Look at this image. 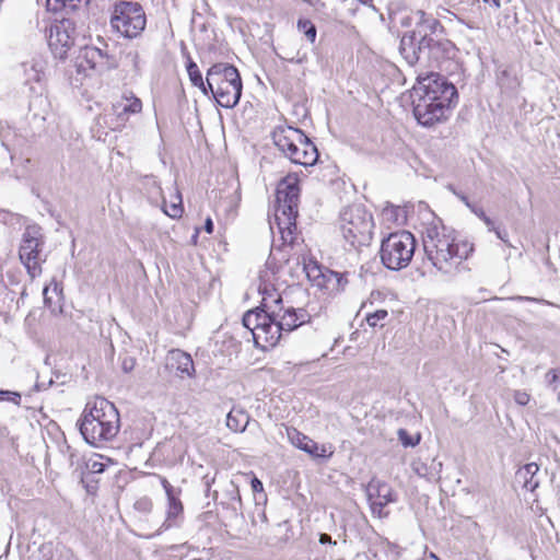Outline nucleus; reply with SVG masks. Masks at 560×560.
<instances>
[{"label":"nucleus","instance_id":"obj_17","mask_svg":"<svg viewBox=\"0 0 560 560\" xmlns=\"http://www.w3.org/2000/svg\"><path fill=\"white\" fill-rule=\"evenodd\" d=\"M166 366L171 371H175L180 377H191L195 373L192 358L190 354L179 349H173L168 352Z\"/></svg>","mask_w":560,"mask_h":560},{"label":"nucleus","instance_id":"obj_24","mask_svg":"<svg viewBox=\"0 0 560 560\" xmlns=\"http://www.w3.org/2000/svg\"><path fill=\"white\" fill-rule=\"evenodd\" d=\"M282 298L279 291L273 287L265 285L261 290V305L269 315H279L282 312Z\"/></svg>","mask_w":560,"mask_h":560},{"label":"nucleus","instance_id":"obj_34","mask_svg":"<svg viewBox=\"0 0 560 560\" xmlns=\"http://www.w3.org/2000/svg\"><path fill=\"white\" fill-rule=\"evenodd\" d=\"M105 459L104 456L100 454H95L92 458L89 459L86 463L88 469L93 474H102L105 468L106 464L103 462Z\"/></svg>","mask_w":560,"mask_h":560},{"label":"nucleus","instance_id":"obj_31","mask_svg":"<svg viewBox=\"0 0 560 560\" xmlns=\"http://www.w3.org/2000/svg\"><path fill=\"white\" fill-rule=\"evenodd\" d=\"M388 317L386 310H377L366 315L365 320L370 327H383L385 319Z\"/></svg>","mask_w":560,"mask_h":560},{"label":"nucleus","instance_id":"obj_23","mask_svg":"<svg viewBox=\"0 0 560 560\" xmlns=\"http://www.w3.org/2000/svg\"><path fill=\"white\" fill-rule=\"evenodd\" d=\"M347 283L348 280L343 273H339L326 268L323 272V277L315 287L324 289L330 293H336L342 291Z\"/></svg>","mask_w":560,"mask_h":560},{"label":"nucleus","instance_id":"obj_9","mask_svg":"<svg viewBox=\"0 0 560 560\" xmlns=\"http://www.w3.org/2000/svg\"><path fill=\"white\" fill-rule=\"evenodd\" d=\"M416 246L412 233L405 230L393 232L381 242V261L387 269H404L411 262Z\"/></svg>","mask_w":560,"mask_h":560},{"label":"nucleus","instance_id":"obj_36","mask_svg":"<svg viewBox=\"0 0 560 560\" xmlns=\"http://www.w3.org/2000/svg\"><path fill=\"white\" fill-rule=\"evenodd\" d=\"M152 508H153V502L148 497H142V498L138 499L135 503V509L140 512H143V513L150 512L152 510Z\"/></svg>","mask_w":560,"mask_h":560},{"label":"nucleus","instance_id":"obj_2","mask_svg":"<svg viewBox=\"0 0 560 560\" xmlns=\"http://www.w3.org/2000/svg\"><path fill=\"white\" fill-rule=\"evenodd\" d=\"M417 23L412 31L400 40V54L409 65L418 62L430 68H438L455 50L448 39H435L433 35L444 34L445 27L440 20L423 10L416 12Z\"/></svg>","mask_w":560,"mask_h":560},{"label":"nucleus","instance_id":"obj_38","mask_svg":"<svg viewBox=\"0 0 560 560\" xmlns=\"http://www.w3.org/2000/svg\"><path fill=\"white\" fill-rule=\"evenodd\" d=\"M289 61L302 63L307 60V51L305 49H299L295 56L288 57Z\"/></svg>","mask_w":560,"mask_h":560},{"label":"nucleus","instance_id":"obj_4","mask_svg":"<svg viewBox=\"0 0 560 560\" xmlns=\"http://www.w3.org/2000/svg\"><path fill=\"white\" fill-rule=\"evenodd\" d=\"M79 428L84 440L97 446L113 440L120 428V417L113 402L104 397L90 400L81 415Z\"/></svg>","mask_w":560,"mask_h":560},{"label":"nucleus","instance_id":"obj_11","mask_svg":"<svg viewBox=\"0 0 560 560\" xmlns=\"http://www.w3.org/2000/svg\"><path fill=\"white\" fill-rule=\"evenodd\" d=\"M44 238L37 226L26 228L19 248V257L31 279L39 277L43 272V264L46 261L43 255Z\"/></svg>","mask_w":560,"mask_h":560},{"label":"nucleus","instance_id":"obj_30","mask_svg":"<svg viewBox=\"0 0 560 560\" xmlns=\"http://www.w3.org/2000/svg\"><path fill=\"white\" fill-rule=\"evenodd\" d=\"M90 0H46L47 8L51 11H59L66 7L75 9L81 3H88Z\"/></svg>","mask_w":560,"mask_h":560},{"label":"nucleus","instance_id":"obj_45","mask_svg":"<svg viewBox=\"0 0 560 560\" xmlns=\"http://www.w3.org/2000/svg\"><path fill=\"white\" fill-rule=\"evenodd\" d=\"M441 326H443V328H446L447 334H451L450 328H447L446 325H444V323Z\"/></svg>","mask_w":560,"mask_h":560},{"label":"nucleus","instance_id":"obj_3","mask_svg":"<svg viewBox=\"0 0 560 560\" xmlns=\"http://www.w3.org/2000/svg\"><path fill=\"white\" fill-rule=\"evenodd\" d=\"M412 97V113L418 124L433 127L448 119L457 90L441 74L431 72L424 77L418 75Z\"/></svg>","mask_w":560,"mask_h":560},{"label":"nucleus","instance_id":"obj_25","mask_svg":"<svg viewBox=\"0 0 560 560\" xmlns=\"http://www.w3.org/2000/svg\"><path fill=\"white\" fill-rule=\"evenodd\" d=\"M249 415L241 408H232L226 416V427L234 433H242L249 423Z\"/></svg>","mask_w":560,"mask_h":560},{"label":"nucleus","instance_id":"obj_5","mask_svg":"<svg viewBox=\"0 0 560 560\" xmlns=\"http://www.w3.org/2000/svg\"><path fill=\"white\" fill-rule=\"evenodd\" d=\"M301 194V174L288 173L276 187L275 220L284 245H293L298 238L296 218Z\"/></svg>","mask_w":560,"mask_h":560},{"label":"nucleus","instance_id":"obj_46","mask_svg":"<svg viewBox=\"0 0 560 560\" xmlns=\"http://www.w3.org/2000/svg\"><path fill=\"white\" fill-rule=\"evenodd\" d=\"M441 326H443V328H446L447 334H451L450 328H447L446 325H444V323Z\"/></svg>","mask_w":560,"mask_h":560},{"label":"nucleus","instance_id":"obj_16","mask_svg":"<svg viewBox=\"0 0 560 560\" xmlns=\"http://www.w3.org/2000/svg\"><path fill=\"white\" fill-rule=\"evenodd\" d=\"M275 316L269 315L268 322L255 331V345L261 349H269L275 347L281 338V327L278 322H275Z\"/></svg>","mask_w":560,"mask_h":560},{"label":"nucleus","instance_id":"obj_15","mask_svg":"<svg viewBox=\"0 0 560 560\" xmlns=\"http://www.w3.org/2000/svg\"><path fill=\"white\" fill-rule=\"evenodd\" d=\"M142 110V102L133 93H126L113 104L115 121L110 124L112 130H119L126 126L129 117Z\"/></svg>","mask_w":560,"mask_h":560},{"label":"nucleus","instance_id":"obj_12","mask_svg":"<svg viewBox=\"0 0 560 560\" xmlns=\"http://www.w3.org/2000/svg\"><path fill=\"white\" fill-rule=\"evenodd\" d=\"M75 70L82 78L91 77L93 73H102L118 67V59L94 46H85L80 49L74 61Z\"/></svg>","mask_w":560,"mask_h":560},{"label":"nucleus","instance_id":"obj_1","mask_svg":"<svg viewBox=\"0 0 560 560\" xmlns=\"http://www.w3.org/2000/svg\"><path fill=\"white\" fill-rule=\"evenodd\" d=\"M418 213L422 220L419 224L413 223V228L422 235L428 259L440 271L451 272L457 269L472 253V244L446 228L427 207L419 206Z\"/></svg>","mask_w":560,"mask_h":560},{"label":"nucleus","instance_id":"obj_18","mask_svg":"<svg viewBox=\"0 0 560 560\" xmlns=\"http://www.w3.org/2000/svg\"><path fill=\"white\" fill-rule=\"evenodd\" d=\"M158 478L167 499L166 520L176 521L184 513V505L179 498L182 490L174 488L165 477L158 475Z\"/></svg>","mask_w":560,"mask_h":560},{"label":"nucleus","instance_id":"obj_14","mask_svg":"<svg viewBox=\"0 0 560 560\" xmlns=\"http://www.w3.org/2000/svg\"><path fill=\"white\" fill-rule=\"evenodd\" d=\"M287 436L294 447L305 452L313 458L328 459L332 457L335 453L332 444H318L296 428H287Z\"/></svg>","mask_w":560,"mask_h":560},{"label":"nucleus","instance_id":"obj_35","mask_svg":"<svg viewBox=\"0 0 560 560\" xmlns=\"http://www.w3.org/2000/svg\"><path fill=\"white\" fill-rule=\"evenodd\" d=\"M546 378L551 386L552 392L558 396L560 400V370L552 369L547 372Z\"/></svg>","mask_w":560,"mask_h":560},{"label":"nucleus","instance_id":"obj_21","mask_svg":"<svg viewBox=\"0 0 560 560\" xmlns=\"http://www.w3.org/2000/svg\"><path fill=\"white\" fill-rule=\"evenodd\" d=\"M163 212L172 219H180L184 214V206L179 189L174 186L168 190L167 197H163Z\"/></svg>","mask_w":560,"mask_h":560},{"label":"nucleus","instance_id":"obj_47","mask_svg":"<svg viewBox=\"0 0 560 560\" xmlns=\"http://www.w3.org/2000/svg\"><path fill=\"white\" fill-rule=\"evenodd\" d=\"M402 443H404L405 445H409V444H411L409 441H402Z\"/></svg>","mask_w":560,"mask_h":560},{"label":"nucleus","instance_id":"obj_13","mask_svg":"<svg viewBox=\"0 0 560 560\" xmlns=\"http://www.w3.org/2000/svg\"><path fill=\"white\" fill-rule=\"evenodd\" d=\"M75 27L70 20L55 22L48 34V46L51 54L58 59H66L74 46Z\"/></svg>","mask_w":560,"mask_h":560},{"label":"nucleus","instance_id":"obj_26","mask_svg":"<svg viewBox=\"0 0 560 560\" xmlns=\"http://www.w3.org/2000/svg\"><path fill=\"white\" fill-rule=\"evenodd\" d=\"M269 313L265 310L256 308L247 311L243 316V325L250 330L255 340V331H257L264 323L268 322Z\"/></svg>","mask_w":560,"mask_h":560},{"label":"nucleus","instance_id":"obj_44","mask_svg":"<svg viewBox=\"0 0 560 560\" xmlns=\"http://www.w3.org/2000/svg\"><path fill=\"white\" fill-rule=\"evenodd\" d=\"M494 232H495L497 236H498L500 240L505 241V240H504V236H503V233H501V231H500V230L495 229V230H494Z\"/></svg>","mask_w":560,"mask_h":560},{"label":"nucleus","instance_id":"obj_19","mask_svg":"<svg viewBox=\"0 0 560 560\" xmlns=\"http://www.w3.org/2000/svg\"><path fill=\"white\" fill-rule=\"evenodd\" d=\"M282 311V313L279 312V315H275V317H279L278 323L282 330L292 331L310 322L311 316L304 308L289 307Z\"/></svg>","mask_w":560,"mask_h":560},{"label":"nucleus","instance_id":"obj_42","mask_svg":"<svg viewBox=\"0 0 560 560\" xmlns=\"http://www.w3.org/2000/svg\"><path fill=\"white\" fill-rule=\"evenodd\" d=\"M319 542L322 545H325V544H331L332 540H331V537L328 534H320L319 535Z\"/></svg>","mask_w":560,"mask_h":560},{"label":"nucleus","instance_id":"obj_22","mask_svg":"<svg viewBox=\"0 0 560 560\" xmlns=\"http://www.w3.org/2000/svg\"><path fill=\"white\" fill-rule=\"evenodd\" d=\"M44 304L51 312L61 311L63 301V291L60 283L52 279L49 284L43 289Z\"/></svg>","mask_w":560,"mask_h":560},{"label":"nucleus","instance_id":"obj_40","mask_svg":"<svg viewBox=\"0 0 560 560\" xmlns=\"http://www.w3.org/2000/svg\"><path fill=\"white\" fill-rule=\"evenodd\" d=\"M481 220L486 223V225L489 228V230L494 231V223L493 221L487 217L483 212L480 214Z\"/></svg>","mask_w":560,"mask_h":560},{"label":"nucleus","instance_id":"obj_41","mask_svg":"<svg viewBox=\"0 0 560 560\" xmlns=\"http://www.w3.org/2000/svg\"><path fill=\"white\" fill-rule=\"evenodd\" d=\"M203 230L208 233V234H212L213 233V222H212V219L210 217H208L205 221V225H203Z\"/></svg>","mask_w":560,"mask_h":560},{"label":"nucleus","instance_id":"obj_6","mask_svg":"<svg viewBox=\"0 0 560 560\" xmlns=\"http://www.w3.org/2000/svg\"><path fill=\"white\" fill-rule=\"evenodd\" d=\"M338 231L350 248L361 250L369 247L375 234L373 214L362 205H350L340 213Z\"/></svg>","mask_w":560,"mask_h":560},{"label":"nucleus","instance_id":"obj_32","mask_svg":"<svg viewBox=\"0 0 560 560\" xmlns=\"http://www.w3.org/2000/svg\"><path fill=\"white\" fill-rule=\"evenodd\" d=\"M443 323H450L452 325H454V322L444 317V318H440L439 315L436 313H433V314H428L427 315V325L430 327V328H434L436 327V330H438V336L442 339L444 337V329H440V324L442 325Z\"/></svg>","mask_w":560,"mask_h":560},{"label":"nucleus","instance_id":"obj_8","mask_svg":"<svg viewBox=\"0 0 560 560\" xmlns=\"http://www.w3.org/2000/svg\"><path fill=\"white\" fill-rule=\"evenodd\" d=\"M275 145L292 163L303 166H313L319 153L316 145L299 128L278 126L272 132Z\"/></svg>","mask_w":560,"mask_h":560},{"label":"nucleus","instance_id":"obj_39","mask_svg":"<svg viewBox=\"0 0 560 560\" xmlns=\"http://www.w3.org/2000/svg\"><path fill=\"white\" fill-rule=\"evenodd\" d=\"M250 486H252V489L254 492H262L264 491L262 482L255 476L250 480Z\"/></svg>","mask_w":560,"mask_h":560},{"label":"nucleus","instance_id":"obj_10","mask_svg":"<svg viewBox=\"0 0 560 560\" xmlns=\"http://www.w3.org/2000/svg\"><path fill=\"white\" fill-rule=\"evenodd\" d=\"M112 28L125 38H137L147 25L142 5L136 1L121 0L114 4L110 15Z\"/></svg>","mask_w":560,"mask_h":560},{"label":"nucleus","instance_id":"obj_28","mask_svg":"<svg viewBox=\"0 0 560 560\" xmlns=\"http://www.w3.org/2000/svg\"><path fill=\"white\" fill-rule=\"evenodd\" d=\"M539 466L537 463L525 464L518 471L517 475L524 478V488L529 491H535L538 487V481H534L533 477L538 472Z\"/></svg>","mask_w":560,"mask_h":560},{"label":"nucleus","instance_id":"obj_27","mask_svg":"<svg viewBox=\"0 0 560 560\" xmlns=\"http://www.w3.org/2000/svg\"><path fill=\"white\" fill-rule=\"evenodd\" d=\"M186 70L191 84L207 94V80L203 81L199 67L194 61L189 52H186Z\"/></svg>","mask_w":560,"mask_h":560},{"label":"nucleus","instance_id":"obj_37","mask_svg":"<svg viewBox=\"0 0 560 560\" xmlns=\"http://www.w3.org/2000/svg\"><path fill=\"white\" fill-rule=\"evenodd\" d=\"M513 397L520 406H526L530 400V395L525 390H515Z\"/></svg>","mask_w":560,"mask_h":560},{"label":"nucleus","instance_id":"obj_20","mask_svg":"<svg viewBox=\"0 0 560 560\" xmlns=\"http://www.w3.org/2000/svg\"><path fill=\"white\" fill-rule=\"evenodd\" d=\"M409 210L406 206L386 205L381 212L382 223L387 229L402 226L408 223Z\"/></svg>","mask_w":560,"mask_h":560},{"label":"nucleus","instance_id":"obj_33","mask_svg":"<svg viewBox=\"0 0 560 560\" xmlns=\"http://www.w3.org/2000/svg\"><path fill=\"white\" fill-rule=\"evenodd\" d=\"M298 28L302 32L310 43H314L316 39V27L310 20H299Z\"/></svg>","mask_w":560,"mask_h":560},{"label":"nucleus","instance_id":"obj_7","mask_svg":"<svg viewBox=\"0 0 560 560\" xmlns=\"http://www.w3.org/2000/svg\"><path fill=\"white\" fill-rule=\"evenodd\" d=\"M207 92L224 108L235 107L242 96L243 83L236 67L218 62L207 71Z\"/></svg>","mask_w":560,"mask_h":560},{"label":"nucleus","instance_id":"obj_29","mask_svg":"<svg viewBox=\"0 0 560 560\" xmlns=\"http://www.w3.org/2000/svg\"><path fill=\"white\" fill-rule=\"evenodd\" d=\"M325 269V267L319 265L314 259H308L304 262V271L306 273L307 279L312 282L313 285H316L317 282H319Z\"/></svg>","mask_w":560,"mask_h":560},{"label":"nucleus","instance_id":"obj_43","mask_svg":"<svg viewBox=\"0 0 560 560\" xmlns=\"http://www.w3.org/2000/svg\"><path fill=\"white\" fill-rule=\"evenodd\" d=\"M485 3L490 4L494 9H500L501 7V0H482Z\"/></svg>","mask_w":560,"mask_h":560}]
</instances>
